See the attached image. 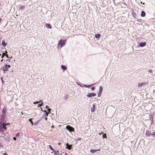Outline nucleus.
<instances>
[{
    "label": "nucleus",
    "mask_w": 155,
    "mask_h": 155,
    "mask_svg": "<svg viewBox=\"0 0 155 155\" xmlns=\"http://www.w3.org/2000/svg\"><path fill=\"white\" fill-rule=\"evenodd\" d=\"M65 40H64L62 39L60 40L58 43V47H59L60 45L61 46V47H62L64 46L65 44Z\"/></svg>",
    "instance_id": "nucleus-1"
},
{
    "label": "nucleus",
    "mask_w": 155,
    "mask_h": 155,
    "mask_svg": "<svg viewBox=\"0 0 155 155\" xmlns=\"http://www.w3.org/2000/svg\"><path fill=\"white\" fill-rule=\"evenodd\" d=\"M11 67L10 65L5 64V66L2 67L4 72L5 73V71H7L8 70L9 68H10Z\"/></svg>",
    "instance_id": "nucleus-2"
},
{
    "label": "nucleus",
    "mask_w": 155,
    "mask_h": 155,
    "mask_svg": "<svg viewBox=\"0 0 155 155\" xmlns=\"http://www.w3.org/2000/svg\"><path fill=\"white\" fill-rule=\"evenodd\" d=\"M66 129L70 132H73L74 131V128L69 125H68L66 127Z\"/></svg>",
    "instance_id": "nucleus-3"
},
{
    "label": "nucleus",
    "mask_w": 155,
    "mask_h": 155,
    "mask_svg": "<svg viewBox=\"0 0 155 155\" xmlns=\"http://www.w3.org/2000/svg\"><path fill=\"white\" fill-rule=\"evenodd\" d=\"M147 84H148V83L147 82H143V83H138V87H141L143 86H144V85H145Z\"/></svg>",
    "instance_id": "nucleus-4"
},
{
    "label": "nucleus",
    "mask_w": 155,
    "mask_h": 155,
    "mask_svg": "<svg viewBox=\"0 0 155 155\" xmlns=\"http://www.w3.org/2000/svg\"><path fill=\"white\" fill-rule=\"evenodd\" d=\"M51 109H50V108H48V113L46 110H44L43 111V112H45V114H45V117H47L48 115V114H49L50 112L51 111Z\"/></svg>",
    "instance_id": "nucleus-5"
},
{
    "label": "nucleus",
    "mask_w": 155,
    "mask_h": 155,
    "mask_svg": "<svg viewBox=\"0 0 155 155\" xmlns=\"http://www.w3.org/2000/svg\"><path fill=\"white\" fill-rule=\"evenodd\" d=\"M96 95V94L94 93H90L87 95V96L89 97H94Z\"/></svg>",
    "instance_id": "nucleus-6"
},
{
    "label": "nucleus",
    "mask_w": 155,
    "mask_h": 155,
    "mask_svg": "<svg viewBox=\"0 0 155 155\" xmlns=\"http://www.w3.org/2000/svg\"><path fill=\"white\" fill-rule=\"evenodd\" d=\"M95 104H93L92 107L91 108V110L92 112H94L95 110Z\"/></svg>",
    "instance_id": "nucleus-7"
},
{
    "label": "nucleus",
    "mask_w": 155,
    "mask_h": 155,
    "mask_svg": "<svg viewBox=\"0 0 155 155\" xmlns=\"http://www.w3.org/2000/svg\"><path fill=\"white\" fill-rule=\"evenodd\" d=\"M66 145L67 146V147H66V148L68 149L69 150L71 149V147L72 146V145H70L68 144V143H67L66 144Z\"/></svg>",
    "instance_id": "nucleus-8"
},
{
    "label": "nucleus",
    "mask_w": 155,
    "mask_h": 155,
    "mask_svg": "<svg viewBox=\"0 0 155 155\" xmlns=\"http://www.w3.org/2000/svg\"><path fill=\"white\" fill-rule=\"evenodd\" d=\"M139 45L140 47H143L146 45V43L145 42H141L140 43Z\"/></svg>",
    "instance_id": "nucleus-9"
},
{
    "label": "nucleus",
    "mask_w": 155,
    "mask_h": 155,
    "mask_svg": "<svg viewBox=\"0 0 155 155\" xmlns=\"http://www.w3.org/2000/svg\"><path fill=\"white\" fill-rule=\"evenodd\" d=\"M100 149L99 150H90V152L92 153H95V152H96L97 151H100Z\"/></svg>",
    "instance_id": "nucleus-10"
},
{
    "label": "nucleus",
    "mask_w": 155,
    "mask_h": 155,
    "mask_svg": "<svg viewBox=\"0 0 155 155\" xmlns=\"http://www.w3.org/2000/svg\"><path fill=\"white\" fill-rule=\"evenodd\" d=\"M6 124L4 123L3 124L2 127H2L4 130H6L7 129L6 127Z\"/></svg>",
    "instance_id": "nucleus-11"
},
{
    "label": "nucleus",
    "mask_w": 155,
    "mask_h": 155,
    "mask_svg": "<svg viewBox=\"0 0 155 155\" xmlns=\"http://www.w3.org/2000/svg\"><path fill=\"white\" fill-rule=\"evenodd\" d=\"M46 26L47 28H49L50 29H51L52 28L51 25L49 24H46Z\"/></svg>",
    "instance_id": "nucleus-12"
},
{
    "label": "nucleus",
    "mask_w": 155,
    "mask_h": 155,
    "mask_svg": "<svg viewBox=\"0 0 155 155\" xmlns=\"http://www.w3.org/2000/svg\"><path fill=\"white\" fill-rule=\"evenodd\" d=\"M145 14H146L145 12L143 11H142L141 15V16L143 17H144L145 16Z\"/></svg>",
    "instance_id": "nucleus-13"
},
{
    "label": "nucleus",
    "mask_w": 155,
    "mask_h": 155,
    "mask_svg": "<svg viewBox=\"0 0 155 155\" xmlns=\"http://www.w3.org/2000/svg\"><path fill=\"white\" fill-rule=\"evenodd\" d=\"M7 44L5 42V41L4 40H3L2 41V45L4 46V47L6 46V45Z\"/></svg>",
    "instance_id": "nucleus-14"
},
{
    "label": "nucleus",
    "mask_w": 155,
    "mask_h": 155,
    "mask_svg": "<svg viewBox=\"0 0 155 155\" xmlns=\"http://www.w3.org/2000/svg\"><path fill=\"white\" fill-rule=\"evenodd\" d=\"M61 68L64 70L67 69V67L65 66L62 65L61 66Z\"/></svg>",
    "instance_id": "nucleus-15"
},
{
    "label": "nucleus",
    "mask_w": 155,
    "mask_h": 155,
    "mask_svg": "<svg viewBox=\"0 0 155 155\" xmlns=\"http://www.w3.org/2000/svg\"><path fill=\"white\" fill-rule=\"evenodd\" d=\"M25 8V6L24 5L21 6L19 8V9L20 10H22Z\"/></svg>",
    "instance_id": "nucleus-16"
},
{
    "label": "nucleus",
    "mask_w": 155,
    "mask_h": 155,
    "mask_svg": "<svg viewBox=\"0 0 155 155\" xmlns=\"http://www.w3.org/2000/svg\"><path fill=\"white\" fill-rule=\"evenodd\" d=\"M101 35L100 34H96L95 35V37L96 38H98L100 37Z\"/></svg>",
    "instance_id": "nucleus-17"
},
{
    "label": "nucleus",
    "mask_w": 155,
    "mask_h": 155,
    "mask_svg": "<svg viewBox=\"0 0 155 155\" xmlns=\"http://www.w3.org/2000/svg\"><path fill=\"white\" fill-rule=\"evenodd\" d=\"M2 112L3 114H5L6 112V110L5 107H4L2 111Z\"/></svg>",
    "instance_id": "nucleus-18"
},
{
    "label": "nucleus",
    "mask_w": 155,
    "mask_h": 155,
    "mask_svg": "<svg viewBox=\"0 0 155 155\" xmlns=\"http://www.w3.org/2000/svg\"><path fill=\"white\" fill-rule=\"evenodd\" d=\"M103 87L102 86H101L100 87L99 92L100 93H101L102 91Z\"/></svg>",
    "instance_id": "nucleus-19"
},
{
    "label": "nucleus",
    "mask_w": 155,
    "mask_h": 155,
    "mask_svg": "<svg viewBox=\"0 0 155 155\" xmlns=\"http://www.w3.org/2000/svg\"><path fill=\"white\" fill-rule=\"evenodd\" d=\"M49 148L52 151H54L55 150L52 147H51V145H49Z\"/></svg>",
    "instance_id": "nucleus-20"
},
{
    "label": "nucleus",
    "mask_w": 155,
    "mask_h": 155,
    "mask_svg": "<svg viewBox=\"0 0 155 155\" xmlns=\"http://www.w3.org/2000/svg\"><path fill=\"white\" fill-rule=\"evenodd\" d=\"M39 123V122L38 121L34 123L33 125H35V126H36Z\"/></svg>",
    "instance_id": "nucleus-21"
},
{
    "label": "nucleus",
    "mask_w": 155,
    "mask_h": 155,
    "mask_svg": "<svg viewBox=\"0 0 155 155\" xmlns=\"http://www.w3.org/2000/svg\"><path fill=\"white\" fill-rule=\"evenodd\" d=\"M54 153V154L56 155H58L59 154H58V151H55L54 150V151H53Z\"/></svg>",
    "instance_id": "nucleus-22"
},
{
    "label": "nucleus",
    "mask_w": 155,
    "mask_h": 155,
    "mask_svg": "<svg viewBox=\"0 0 155 155\" xmlns=\"http://www.w3.org/2000/svg\"><path fill=\"white\" fill-rule=\"evenodd\" d=\"M32 119H29L28 120L29 122H30L31 123V124H32V125H33V122L32 121Z\"/></svg>",
    "instance_id": "nucleus-23"
},
{
    "label": "nucleus",
    "mask_w": 155,
    "mask_h": 155,
    "mask_svg": "<svg viewBox=\"0 0 155 155\" xmlns=\"http://www.w3.org/2000/svg\"><path fill=\"white\" fill-rule=\"evenodd\" d=\"M84 86L85 87H88V88H89V87H91V85H84Z\"/></svg>",
    "instance_id": "nucleus-24"
},
{
    "label": "nucleus",
    "mask_w": 155,
    "mask_h": 155,
    "mask_svg": "<svg viewBox=\"0 0 155 155\" xmlns=\"http://www.w3.org/2000/svg\"><path fill=\"white\" fill-rule=\"evenodd\" d=\"M43 104V103H41V104H39L38 106V107H40V106H42Z\"/></svg>",
    "instance_id": "nucleus-25"
},
{
    "label": "nucleus",
    "mask_w": 155,
    "mask_h": 155,
    "mask_svg": "<svg viewBox=\"0 0 155 155\" xmlns=\"http://www.w3.org/2000/svg\"><path fill=\"white\" fill-rule=\"evenodd\" d=\"M146 134L147 136H149L150 135V134L149 132H147Z\"/></svg>",
    "instance_id": "nucleus-26"
},
{
    "label": "nucleus",
    "mask_w": 155,
    "mask_h": 155,
    "mask_svg": "<svg viewBox=\"0 0 155 155\" xmlns=\"http://www.w3.org/2000/svg\"><path fill=\"white\" fill-rule=\"evenodd\" d=\"M106 137H107V136H106V134H103V138H106Z\"/></svg>",
    "instance_id": "nucleus-27"
},
{
    "label": "nucleus",
    "mask_w": 155,
    "mask_h": 155,
    "mask_svg": "<svg viewBox=\"0 0 155 155\" xmlns=\"http://www.w3.org/2000/svg\"><path fill=\"white\" fill-rule=\"evenodd\" d=\"M4 116L3 115H1V119L2 120L3 119H4Z\"/></svg>",
    "instance_id": "nucleus-28"
},
{
    "label": "nucleus",
    "mask_w": 155,
    "mask_h": 155,
    "mask_svg": "<svg viewBox=\"0 0 155 155\" xmlns=\"http://www.w3.org/2000/svg\"><path fill=\"white\" fill-rule=\"evenodd\" d=\"M5 53H3L2 54V56L1 57L2 58H3L4 57V56H5Z\"/></svg>",
    "instance_id": "nucleus-29"
},
{
    "label": "nucleus",
    "mask_w": 155,
    "mask_h": 155,
    "mask_svg": "<svg viewBox=\"0 0 155 155\" xmlns=\"http://www.w3.org/2000/svg\"><path fill=\"white\" fill-rule=\"evenodd\" d=\"M101 93H100L99 92V93H98V97H100L101 96Z\"/></svg>",
    "instance_id": "nucleus-30"
},
{
    "label": "nucleus",
    "mask_w": 155,
    "mask_h": 155,
    "mask_svg": "<svg viewBox=\"0 0 155 155\" xmlns=\"http://www.w3.org/2000/svg\"><path fill=\"white\" fill-rule=\"evenodd\" d=\"M19 133H18V134H17L16 135V137H18L19 136Z\"/></svg>",
    "instance_id": "nucleus-31"
},
{
    "label": "nucleus",
    "mask_w": 155,
    "mask_h": 155,
    "mask_svg": "<svg viewBox=\"0 0 155 155\" xmlns=\"http://www.w3.org/2000/svg\"><path fill=\"white\" fill-rule=\"evenodd\" d=\"M68 97V96L67 95H66L65 97V99H67Z\"/></svg>",
    "instance_id": "nucleus-32"
},
{
    "label": "nucleus",
    "mask_w": 155,
    "mask_h": 155,
    "mask_svg": "<svg viewBox=\"0 0 155 155\" xmlns=\"http://www.w3.org/2000/svg\"><path fill=\"white\" fill-rule=\"evenodd\" d=\"M33 103L34 104H37L38 103H39V102H38V101H37L36 102H34Z\"/></svg>",
    "instance_id": "nucleus-33"
},
{
    "label": "nucleus",
    "mask_w": 155,
    "mask_h": 155,
    "mask_svg": "<svg viewBox=\"0 0 155 155\" xmlns=\"http://www.w3.org/2000/svg\"><path fill=\"white\" fill-rule=\"evenodd\" d=\"M48 108H49V106H48V105H46V106H45V108H46V109H48Z\"/></svg>",
    "instance_id": "nucleus-34"
},
{
    "label": "nucleus",
    "mask_w": 155,
    "mask_h": 155,
    "mask_svg": "<svg viewBox=\"0 0 155 155\" xmlns=\"http://www.w3.org/2000/svg\"><path fill=\"white\" fill-rule=\"evenodd\" d=\"M38 102H39V103L41 102L43 103V101L41 100H40L39 101H38Z\"/></svg>",
    "instance_id": "nucleus-35"
},
{
    "label": "nucleus",
    "mask_w": 155,
    "mask_h": 155,
    "mask_svg": "<svg viewBox=\"0 0 155 155\" xmlns=\"http://www.w3.org/2000/svg\"><path fill=\"white\" fill-rule=\"evenodd\" d=\"M0 130L1 132H3V130L2 129L1 127H0Z\"/></svg>",
    "instance_id": "nucleus-36"
},
{
    "label": "nucleus",
    "mask_w": 155,
    "mask_h": 155,
    "mask_svg": "<svg viewBox=\"0 0 155 155\" xmlns=\"http://www.w3.org/2000/svg\"><path fill=\"white\" fill-rule=\"evenodd\" d=\"M95 89L94 87H92L91 88V89L92 90H94Z\"/></svg>",
    "instance_id": "nucleus-37"
},
{
    "label": "nucleus",
    "mask_w": 155,
    "mask_h": 155,
    "mask_svg": "<svg viewBox=\"0 0 155 155\" xmlns=\"http://www.w3.org/2000/svg\"><path fill=\"white\" fill-rule=\"evenodd\" d=\"M1 80H2V83H4V81H3V78H1Z\"/></svg>",
    "instance_id": "nucleus-38"
},
{
    "label": "nucleus",
    "mask_w": 155,
    "mask_h": 155,
    "mask_svg": "<svg viewBox=\"0 0 155 155\" xmlns=\"http://www.w3.org/2000/svg\"><path fill=\"white\" fill-rule=\"evenodd\" d=\"M151 135H155V133H153L152 134H151Z\"/></svg>",
    "instance_id": "nucleus-39"
},
{
    "label": "nucleus",
    "mask_w": 155,
    "mask_h": 155,
    "mask_svg": "<svg viewBox=\"0 0 155 155\" xmlns=\"http://www.w3.org/2000/svg\"><path fill=\"white\" fill-rule=\"evenodd\" d=\"M5 56H6L7 58H9V57H8V54H5Z\"/></svg>",
    "instance_id": "nucleus-40"
},
{
    "label": "nucleus",
    "mask_w": 155,
    "mask_h": 155,
    "mask_svg": "<svg viewBox=\"0 0 155 155\" xmlns=\"http://www.w3.org/2000/svg\"><path fill=\"white\" fill-rule=\"evenodd\" d=\"M13 139L14 140H16V138L15 137H14L13 138Z\"/></svg>",
    "instance_id": "nucleus-41"
},
{
    "label": "nucleus",
    "mask_w": 155,
    "mask_h": 155,
    "mask_svg": "<svg viewBox=\"0 0 155 155\" xmlns=\"http://www.w3.org/2000/svg\"><path fill=\"white\" fill-rule=\"evenodd\" d=\"M3 154L4 155H7L8 154L6 153H3Z\"/></svg>",
    "instance_id": "nucleus-42"
},
{
    "label": "nucleus",
    "mask_w": 155,
    "mask_h": 155,
    "mask_svg": "<svg viewBox=\"0 0 155 155\" xmlns=\"http://www.w3.org/2000/svg\"><path fill=\"white\" fill-rule=\"evenodd\" d=\"M6 61H8L9 62L10 61V60L9 59H7Z\"/></svg>",
    "instance_id": "nucleus-43"
},
{
    "label": "nucleus",
    "mask_w": 155,
    "mask_h": 155,
    "mask_svg": "<svg viewBox=\"0 0 155 155\" xmlns=\"http://www.w3.org/2000/svg\"><path fill=\"white\" fill-rule=\"evenodd\" d=\"M7 125H8L10 124V123H7L6 124Z\"/></svg>",
    "instance_id": "nucleus-44"
},
{
    "label": "nucleus",
    "mask_w": 155,
    "mask_h": 155,
    "mask_svg": "<svg viewBox=\"0 0 155 155\" xmlns=\"http://www.w3.org/2000/svg\"><path fill=\"white\" fill-rule=\"evenodd\" d=\"M152 72V71L151 70H150L148 71V72Z\"/></svg>",
    "instance_id": "nucleus-45"
},
{
    "label": "nucleus",
    "mask_w": 155,
    "mask_h": 155,
    "mask_svg": "<svg viewBox=\"0 0 155 155\" xmlns=\"http://www.w3.org/2000/svg\"><path fill=\"white\" fill-rule=\"evenodd\" d=\"M140 3H141V4H143V5H144V4H145V3H142V2H140Z\"/></svg>",
    "instance_id": "nucleus-46"
},
{
    "label": "nucleus",
    "mask_w": 155,
    "mask_h": 155,
    "mask_svg": "<svg viewBox=\"0 0 155 155\" xmlns=\"http://www.w3.org/2000/svg\"><path fill=\"white\" fill-rule=\"evenodd\" d=\"M2 146V145L1 143H0V147H1Z\"/></svg>",
    "instance_id": "nucleus-47"
},
{
    "label": "nucleus",
    "mask_w": 155,
    "mask_h": 155,
    "mask_svg": "<svg viewBox=\"0 0 155 155\" xmlns=\"http://www.w3.org/2000/svg\"><path fill=\"white\" fill-rule=\"evenodd\" d=\"M41 110L42 111H43H43H44V110H43V109H42V107H41Z\"/></svg>",
    "instance_id": "nucleus-48"
},
{
    "label": "nucleus",
    "mask_w": 155,
    "mask_h": 155,
    "mask_svg": "<svg viewBox=\"0 0 155 155\" xmlns=\"http://www.w3.org/2000/svg\"><path fill=\"white\" fill-rule=\"evenodd\" d=\"M47 117H45V119L46 120H47Z\"/></svg>",
    "instance_id": "nucleus-49"
},
{
    "label": "nucleus",
    "mask_w": 155,
    "mask_h": 155,
    "mask_svg": "<svg viewBox=\"0 0 155 155\" xmlns=\"http://www.w3.org/2000/svg\"><path fill=\"white\" fill-rule=\"evenodd\" d=\"M78 140H81V138H78Z\"/></svg>",
    "instance_id": "nucleus-50"
},
{
    "label": "nucleus",
    "mask_w": 155,
    "mask_h": 155,
    "mask_svg": "<svg viewBox=\"0 0 155 155\" xmlns=\"http://www.w3.org/2000/svg\"><path fill=\"white\" fill-rule=\"evenodd\" d=\"M8 52L7 51H5V53H7Z\"/></svg>",
    "instance_id": "nucleus-51"
},
{
    "label": "nucleus",
    "mask_w": 155,
    "mask_h": 155,
    "mask_svg": "<svg viewBox=\"0 0 155 155\" xmlns=\"http://www.w3.org/2000/svg\"><path fill=\"white\" fill-rule=\"evenodd\" d=\"M53 127H54V126H51V128H53Z\"/></svg>",
    "instance_id": "nucleus-52"
},
{
    "label": "nucleus",
    "mask_w": 155,
    "mask_h": 155,
    "mask_svg": "<svg viewBox=\"0 0 155 155\" xmlns=\"http://www.w3.org/2000/svg\"><path fill=\"white\" fill-rule=\"evenodd\" d=\"M65 155H68V154H67L66 153H65Z\"/></svg>",
    "instance_id": "nucleus-53"
},
{
    "label": "nucleus",
    "mask_w": 155,
    "mask_h": 155,
    "mask_svg": "<svg viewBox=\"0 0 155 155\" xmlns=\"http://www.w3.org/2000/svg\"><path fill=\"white\" fill-rule=\"evenodd\" d=\"M58 145H60V143H58Z\"/></svg>",
    "instance_id": "nucleus-54"
},
{
    "label": "nucleus",
    "mask_w": 155,
    "mask_h": 155,
    "mask_svg": "<svg viewBox=\"0 0 155 155\" xmlns=\"http://www.w3.org/2000/svg\"><path fill=\"white\" fill-rule=\"evenodd\" d=\"M2 61H3V60L2 59V60H1V62H2Z\"/></svg>",
    "instance_id": "nucleus-55"
},
{
    "label": "nucleus",
    "mask_w": 155,
    "mask_h": 155,
    "mask_svg": "<svg viewBox=\"0 0 155 155\" xmlns=\"http://www.w3.org/2000/svg\"><path fill=\"white\" fill-rule=\"evenodd\" d=\"M1 54H0V56H1Z\"/></svg>",
    "instance_id": "nucleus-56"
}]
</instances>
